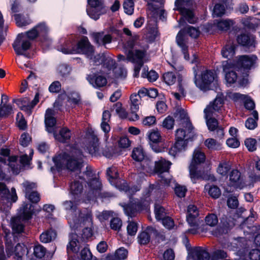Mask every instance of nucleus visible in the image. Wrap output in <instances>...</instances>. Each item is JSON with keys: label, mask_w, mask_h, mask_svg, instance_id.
<instances>
[{"label": "nucleus", "mask_w": 260, "mask_h": 260, "mask_svg": "<svg viewBox=\"0 0 260 260\" xmlns=\"http://www.w3.org/2000/svg\"><path fill=\"white\" fill-rule=\"evenodd\" d=\"M154 212L156 219L158 220H160L162 218L166 217V213L165 212V209L160 205H155Z\"/></svg>", "instance_id": "56"}, {"label": "nucleus", "mask_w": 260, "mask_h": 260, "mask_svg": "<svg viewBox=\"0 0 260 260\" xmlns=\"http://www.w3.org/2000/svg\"><path fill=\"white\" fill-rule=\"evenodd\" d=\"M54 112L51 109H48L45 113V123L46 131L48 133H54L56 119L54 117Z\"/></svg>", "instance_id": "30"}, {"label": "nucleus", "mask_w": 260, "mask_h": 260, "mask_svg": "<svg viewBox=\"0 0 260 260\" xmlns=\"http://www.w3.org/2000/svg\"><path fill=\"white\" fill-rule=\"evenodd\" d=\"M152 1L154 3H158V5H156L154 3L148 4V8L147 12L148 16L154 19L158 17L160 19H164L166 16L165 10L162 8V5L165 2V0H152Z\"/></svg>", "instance_id": "18"}, {"label": "nucleus", "mask_w": 260, "mask_h": 260, "mask_svg": "<svg viewBox=\"0 0 260 260\" xmlns=\"http://www.w3.org/2000/svg\"><path fill=\"white\" fill-rule=\"evenodd\" d=\"M111 118V114L108 111H105L103 113L102 121L101 127L102 131L105 133V137L107 138V133L110 131V126L109 122Z\"/></svg>", "instance_id": "40"}, {"label": "nucleus", "mask_w": 260, "mask_h": 260, "mask_svg": "<svg viewBox=\"0 0 260 260\" xmlns=\"http://www.w3.org/2000/svg\"><path fill=\"white\" fill-rule=\"evenodd\" d=\"M257 57L254 55H241L236 57V61L233 64L237 68L250 69L256 62Z\"/></svg>", "instance_id": "22"}, {"label": "nucleus", "mask_w": 260, "mask_h": 260, "mask_svg": "<svg viewBox=\"0 0 260 260\" xmlns=\"http://www.w3.org/2000/svg\"><path fill=\"white\" fill-rule=\"evenodd\" d=\"M224 102V96L222 93H218L214 101L210 103L206 109H208V112L215 115L216 112L221 110Z\"/></svg>", "instance_id": "28"}, {"label": "nucleus", "mask_w": 260, "mask_h": 260, "mask_svg": "<svg viewBox=\"0 0 260 260\" xmlns=\"http://www.w3.org/2000/svg\"><path fill=\"white\" fill-rule=\"evenodd\" d=\"M147 136L152 150L157 153L162 151V149L157 145L161 139L160 133L157 130L153 129L149 131Z\"/></svg>", "instance_id": "25"}, {"label": "nucleus", "mask_w": 260, "mask_h": 260, "mask_svg": "<svg viewBox=\"0 0 260 260\" xmlns=\"http://www.w3.org/2000/svg\"><path fill=\"white\" fill-rule=\"evenodd\" d=\"M179 76H182L179 74L175 75L173 72H167L164 74L163 78L165 82L167 84L172 85H173L176 81H178V77Z\"/></svg>", "instance_id": "46"}, {"label": "nucleus", "mask_w": 260, "mask_h": 260, "mask_svg": "<svg viewBox=\"0 0 260 260\" xmlns=\"http://www.w3.org/2000/svg\"><path fill=\"white\" fill-rule=\"evenodd\" d=\"M45 252V248L40 245L35 246L34 248V253L37 257L40 258L43 257L44 256Z\"/></svg>", "instance_id": "59"}, {"label": "nucleus", "mask_w": 260, "mask_h": 260, "mask_svg": "<svg viewBox=\"0 0 260 260\" xmlns=\"http://www.w3.org/2000/svg\"><path fill=\"white\" fill-rule=\"evenodd\" d=\"M22 185L26 198L32 203H37L40 201V196L38 193L32 190L36 188V185L35 183L24 181L22 183Z\"/></svg>", "instance_id": "24"}, {"label": "nucleus", "mask_w": 260, "mask_h": 260, "mask_svg": "<svg viewBox=\"0 0 260 260\" xmlns=\"http://www.w3.org/2000/svg\"><path fill=\"white\" fill-rule=\"evenodd\" d=\"M252 115L254 117V119L252 118H249L245 122V126L249 129H253L256 127V121L258 119V115L256 111H253L252 112Z\"/></svg>", "instance_id": "47"}, {"label": "nucleus", "mask_w": 260, "mask_h": 260, "mask_svg": "<svg viewBox=\"0 0 260 260\" xmlns=\"http://www.w3.org/2000/svg\"><path fill=\"white\" fill-rule=\"evenodd\" d=\"M256 141L254 139L248 138L245 141V145L250 151H253L256 149Z\"/></svg>", "instance_id": "63"}, {"label": "nucleus", "mask_w": 260, "mask_h": 260, "mask_svg": "<svg viewBox=\"0 0 260 260\" xmlns=\"http://www.w3.org/2000/svg\"><path fill=\"white\" fill-rule=\"evenodd\" d=\"M17 157L16 156L9 157L7 160L5 158H0V161L4 162V164H7L13 173L15 174H18L21 168V166L17 164Z\"/></svg>", "instance_id": "33"}, {"label": "nucleus", "mask_w": 260, "mask_h": 260, "mask_svg": "<svg viewBox=\"0 0 260 260\" xmlns=\"http://www.w3.org/2000/svg\"><path fill=\"white\" fill-rule=\"evenodd\" d=\"M204 189L213 199H217L221 195L220 189L216 185L208 184L205 186Z\"/></svg>", "instance_id": "43"}, {"label": "nucleus", "mask_w": 260, "mask_h": 260, "mask_svg": "<svg viewBox=\"0 0 260 260\" xmlns=\"http://www.w3.org/2000/svg\"><path fill=\"white\" fill-rule=\"evenodd\" d=\"M14 18L16 24L19 27L25 26L31 23V20L27 16H25L20 14L14 15Z\"/></svg>", "instance_id": "48"}, {"label": "nucleus", "mask_w": 260, "mask_h": 260, "mask_svg": "<svg viewBox=\"0 0 260 260\" xmlns=\"http://www.w3.org/2000/svg\"><path fill=\"white\" fill-rule=\"evenodd\" d=\"M205 222L206 224L205 225L207 228V225L209 226L210 227H214L215 226L218 222V219L217 216L216 214L213 213L208 214L205 218ZM208 231V229H207V231Z\"/></svg>", "instance_id": "49"}, {"label": "nucleus", "mask_w": 260, "mask_h": 260, "mask_svg": "<svg viewBox=\"0 0 260 260\" xmlns=\"http://www.w3.org/2000/svg\"><path fill=\"white\" fill-rule=\"evenodd\" d=\"M0 198L2 203L6 204L15 202L18 199L15 188L12 187L10 192L6 185L2 183H0Z\"/></svg>", "instance_id": "21"}, {"label": "nucleus", "mask_w": 260, "mask_h": 260, "mask_svg": "<svg viewBox=\"0 0 260 260\" xmlns=\"http://www.w3.org/2000/svg\"><path fill=\"white\" fill-rule=\"evenodd\" d=\"M84 157L77 144L67 145L64 150L53 157L55 168L57 171L67 168L71 171L72 180L70 185V191L74 202L81 194L85 183L84 176L81 169L84 166Z\"/></svg>", "instance_id": "1"}, {"label": "nucleus", "mask_w": 260, "mask_h": 260, "mask_svg": "<svg viewBox=\"0 0 260 260\" xmlns=\"http://www.w3.org/2000/svg\"><path fill=\"white\" fill-rule=\"evenodd\" d=\"M245 95L236 92H229L228 93V98L235 102H243L244 98H245Z\"/></svg>", "instance_id": "61"}, {"label": "nucleus", "mask_w": 260, "mask_h": 260, "mask_svg": "<svg viewBox=\"0 0 260 260\" xmlns=\"http://www.w3.org/2000/svg\"><path fill=\"white\" fill-rule=\"evenodd\" d=\"M29 156L28 157L26 154H24L21 156L20 158V162L23 167H26L29 165L31 157L34 154V151L31 149H29Z\"/></svg>", "instance_id": "54"}, {"label": "nucleus", "mask_w": 260, "mask_h": 260, "mask_svg": "<svg viewBox=\"0 0 260 260\" xmlns=\"http://www.w3.org/2000/svg\"><path fill=\"white\" fill-rule=\"evenodd\" d=\"M141 99L137 93H133L130 96V109L133 112H137L139 108Z\"/></svg>", "instance_id": "45"}, {"label": "nucleus", "mask_w": 260, "mask_h": 260, "mask_svg": "<svg viewBox=\"0 0 260 260\" xmlns=\"http://www.w3.org/2000/svg\"><path fill=\"white\" fill-rule=\"evenodd\" d=\"M89 187L88 194H90L89 199L90 200L93 199L94 197H96L100 194V191L101 188V183L97 179H92L90 182H88Z\"/></svg>", "instance_id": "32"}, {"label": "nucleus", "mask_w": 260, "mask_h": 260, "mask_svg": "<svg viewBox=\"0 0 260 260\" xmlns=\"http://www.w3.org/2000/svg\"><path fill=\"white\" fill-rule=\"evenodd\" d=\"M63 209L67 211V219L71 229H76L79 226L76 221L80 218L81 213H84L87 209L83 211L77 210L76 204L71 201H66L62 203Z\"/></svg>", "instance_id": "13"}, {"label": "nucleus", "mask_w": 260, "mask_h": 260, "mask_svg": "<svg viewBox=\"0 0 260 260\" xmlns=\"http://www.w3.org/2000/svg\"><path fill=\"white\" fill-rule=\"evenodd\" d=\"M222 66L226 84L230 86L237 81L238 76L235 71L237 68L229 60L223 61Z\"/></svg>", "instance_id": "17"}, {"label": "nucleus", "mask_w": 260, "mask_h": 260, "mask_svg": "<svg viewBox=\"0 0 260 260\" xmlns=\"http://www.w3.org/2000/svg\"><path fill=\"white\" fill-rule=\"evenodd\" d=\"M31 42L27 39V36L19 34L13 44V47L17 55L27 57L25 52L30 48Z\"/></svg>", "instance_id": "16"}, {"label": "nucleus", "mask_w": 260, "mask_h": 260, "mask_svg": "<svg viewBox=\"0 0 260 260\" xmlns=\"http://www.w3.org/2000/svg\"><path fill=\"white\" fill-rule=\"evenodd\" d=\"M56 236V232L53 230H47L40 236V239L43 243H49L55 239Z\"/></svg>", "instance_id": "44"}, {"label": "nucleus", "mask_w": 260, "mask_h": 260, "mask_svg": "<svg viewBox=\"0 0 260 260\" xmlns=\"http://www.w3.org/2000/svg\"><path fill=\"white\" fill-rule=\"evenodd\" d=\"M87 80L91 85L96 88L104 86L107 83L106 77L101 73L88 75Z\"/></svg>", "instance_id": "29"}, {"label": "nucleus", "mask_w": 260, "mask_h": 260, "mask_svg": "<svg viewBox=\"0 0 260 260\" xmlns=\"http://www.w3.org/2000/svg\"><path fill=\"white\" fill-rule=\"evenodd\" d=\"M225 13V8L223 4H217L213 10V17H220Z\"/></svg>", "instance_id": "55"}, {"label": "nucleus", "mask_w": 260, "mask_h": 260, "mask_svg": "<svg viewBox=\"0 0 260 260\" xmlns=\"http://www.w3.org/2000/svg\"><path fill=\"white\" fill-rule=\"evenodd\" d=\"M80 216V218L76 221V223H79V226L76 229H72V230L76 232L83 226H87L83 230L82 238L84 240H88L93 236V223L91 211L87 210L84 213H81Z\"/></svg>", "instance_id": "12"}, {"label": "nucleus", "mask_w": 260, "mask_h": 260, "mask_svg": "<svg viewBox=\"0 0 260 260\" xmlns=\"http://www.w3.org/2000/svg\"><path fill=\"white\" fill-rule=\"evenodd\" d=\"M154 232V229L152 227H148L146 229L141 232L138 236V242L141 245L147 244L150 239V236Z\"/></svg>", "instance_id": "35"}, {"label": "nucleus", "mask_w": 260, "mask_h": 260, "mask_svg": "<svg viewBox=\"0 0 260 260\" xmlns=\"http://www.w3.org/2000/svg\"><path fill=\"white\" fill-rule=\"evenodd\" d=\"M208 109H205L204 111L206 124L209 130L214 131L217 127L218 122L214 117L215 115H212V114L208 112Z\"/></svg>", "instance_id": "37"}, {"label": "nucleus", "mask_w": 260, "mask_h": 260, "mask_svg": "<svg viewBox=\"0 0 260 260\" xmlns=\"http://www.w3.org/2000/svg\"><path fill=\"white\" fill-rule=\"evenodd\" d=\"M78 236L76 233H72L70 236V241L67 245V252H77L79 250V243L78 240Z\"/></svg>", "instance_id": "34"}, {"label": "nucleus", "mask_w": 260, "mask_h": 260, "mask_svg": "<svg viewBox=\"0 0 260 260\" xmlns=\"http://www.w3.org/2000/svg\"><path fill=\"white\" fill-rule=\"evenodd\" d=\"M233 24V21L230 19H222L216 22L217 27L221 30H227Z\"/></svg>", "instance_id": "50"}, {"label": "nucleus", "mask_w": 260, "mask_h": 260, "mask_svg": "<svg viewBox=\"0 0 260 260\" xmlns=\"http://www.w3.org/2000/svg\"><path fill=\"white\" fill-rule=\"evenodd\" d=\"M200 31L198 29L191 26H188L186 29L180 30L176 36V42L177 45L181 49V52L184 55V58L191 63H196L197 62V56L193 54V58L190 59L189 53L188 52V43L187 38L186 34L193 38H197L200 35Z\"/></svg>", "instance_id": "7"}, {"label": "nucleus", "mask_w": 260, "mask_h": 260, "mask_svg": "<svg viewBox=\"0 0 260 260\" xmlns=\"http://www.w3.org/2000/svg\"><path fill=\"white\" fill-rule=\"evenodd\" d=\"M6 251L8 256L14 254L16 260H22V257L28 252L25 245L20 243L16 245L14 251L9 248H7Z\"/></svg>", "instance_id": "31"}, {"label": "nucleus", "mask_w": 260, "mask_h": 260, "mask_svg": "<svg viewBox=\"0 0 260 260\" xmlns=\"http://www.w3.org/2000/svg\"><path fill=\"white\" fill-rule=\"evenodd\" d=\"M231 165L226 161H223L219 162L216 172L221 177H227L228 174L231 172Z\"/></svg>", "instance_id": "41"}, {"label": "nucleus", "mask_w": 260, "mask_h": 260, "mask_svg": "<svg viewBox=\"0 0 260 260\" xmlns=\"http://www.w3.org/2000/svg\"><path fill=\"white\" fill-rule=\"evenodd\" d=\"M191 257L193 260H214L210 258V255L206 249L201 247L192 248L189 253L187 260Z\"/></svg>", "instance_id": "26"}, {"label": "nucleus", "mask_w": 260, "mask_h": 260, "mask_svg": "<svg viewBox=\"0 0 260 260\" xmlns=\"http://www.w3.org/2000/svg\"><path fill=\"white\" fill-rule=\"evenodd\" d=\"M55 139L61 142H66L71 138V131L67 128H62L58 134L53 133Z\"/></svg>", "instance_id": "42"}, {"label": "nucleus", "mask_w": 260, "mask_h": 260, "mask_svg": "<svg viewBox=\"0 0 260 260\" xmlns=\"http://www.w3.org/2000/svg\"><path fill=\"white\" fill-rule=\"evenodd\" d=\"M228 185L235 189H243L246 186L241 173L237 169L232 170L229 173Z\"/></svg>", "instance_id": "20"}, {"label": "nucleus", "mask_w": 260, "mask_h": 260, "mask_svg": "<svg viewBox=\"0 0 260 260\" xmlns=\"http://www.w3.org/2000/svg\"><path fill=\"white\" fill-rule=\"evenodd\" d=\"M204 144L209 149L211 150H218L221 147L220 143L212 138L207 139Z\"/></svg>", "instance_id": "51"}, {"label": "nucleus", "mask_w": 260, "mask_h": 260, "mask_svg": "<svg viewBox=\"0 0 260 260\" xmlns=\"http://www.w3.org/2000/svg\"><path fill=\"white\" fill-rule=\"evenodd\" d=\"M39 101V93H36L33 100L30 101L28 97H24L16 101V104L20 109L24 111L27 115H30L32 110Z\"/></svg>", "instance_id": "19"}, {"label": "nucleus", "mask_w": 260, "mask_h": 260, "mask_svg": "<svg viewBox=\"0 0 260 260\" xmlns=\"http://www.w3.org/2000/svg\"><path fill=\"white\" fill-rule=\"evenodd\" d=\"M34 207L30 203H24L19 209L18 216L12 219V227L14 232L20 233L23 231L24 225L22 222H25L31 218L34 213Z\"/></svg>", "instance_id": "9"}, {"label": "nucleus", "mask_w": 260, "mask_h": 260, "mask_svg": "<svg viewBox=\"0 0 260 260\" xmlns=\"http://www.w3.org/2000/svg\"><path fill=\"white\" fill-rule=\"evenodd\" d=\"M128 251L123 247H121L117 249L115 253V257L116 259H123L126 258Z\"/></svg>", "instance_id": "60"}, {"label": "nucleus", "mask_w": 260, "mask_h": 260, "mask_svg": "<svg viewBox=\"0 0 260 260\" xmlns=\"http://www.w3.org/2000/svg\"><path fill=\"white\" fill-rule=\"evenodd\" d=\"M205 158V155L201 149L197 148L194 150L192 160L189 167L190 177L193 183H196V180L199 178H204L202 172L198 170V166L204 162Z\"/></svg>", "instance_id": "10"}, {"label": "nucleus", "mask_w": 260, "mask_h": 260, "mask_svg": "<svg viewBox=\"0 0 260 260\" xmlns=\"http://www.w3.org/2000/svg\"><path fill=\"white\" fill-rule=\"evenodd\" d=\"M90 8L87 9L88 16L94 20H98L106 10L102 0H87Z\"/></svg>", "instance_id": "15"}, {"label": "nucleus", "mask_w": 260, "mask_h": 260, "mask_svg": "<svg viewBox=\"0 0 260 260\" xmlns=\"http://www.w3.org/2000/svg\"><path fill=\"white\" fill-rule=\"evenodd\" d=\"M122 226L121 220L117 217L112 218L110 221L111 228L115 231H118Z\"/></svg>", "instance_id": "62"}, {"label": "nucleus", "mask_w": 260, "mask_h": 260, "mask_svg": "<svg viewBox=\"0 0 260 260\" xmlns=\"http://www.w3.org/2000/svg\"><path fill=\"white\" fill-rule=\"evenodd\" d=\"M199 211L197 207L194 205H188L187 209L186 221L190 228L187 233L191 234H201L207 232V228L205 225H200V220L199 218Z\"/></svg>", "instance_id": "8"}, {"label": "nucleus", "mask_w": 260, "mask_h": 260, "mask_svg": "<svg viewBox=\"0 0 260 260\" xmlns=\"http://www.w3.org/2000/svg\"><path fill=\"white\" fill-rule=\"evenodd\" d=\"M107 174L109 177L108 180L110 183L114 185L120 190H123L125 192L126 194L128 196L130 200V203L127 204H120L123 208L125 213L129 217L135 216V214L143 210H146L148 206L145 207L144 204L143 203L145 199L144 198L140 203L138 201H136L131 198V196L134 194L136 192L139 190L140 189V185L138 183V185L133 186L131 188L128 187L127 183L124 180H121L118 178V170L116 167H112L108 168L107 171Z\"/></svg>", "instance_id": "3"}, {"label": "nucleus", "mask_w": 260, "mask_h": 260, "mask_svg": "<svg viewBox=\"0 0 260 260\" xmlns=\"http://www.w3.org/2000/svg\"><path fill=\"white\" fill-rule=\"evenodd\" d=\"M48 27L45 23H40L34 27L31 30L24 34H21L23 36H27V39L31 42L38 36H44L48 31Z\"/></svg>", "instance_id": "23"}, {"label": "nucleus", "mask_w": 260, "mask_h": 260, "mask_svg": "<svg viewBox=\"0 0 260 260\" xmlns=\"http://www.w3.org/2000/svg\"><path fill=\"white\" fill-rule=\"evenodd\" d=\"M123 8L125 13L132 15L134 10V0H124Z\"/></svg>", "instance_id": "53"}, {"label": "nucleus", "mask_w": 260, "mask_h": 260, "mask_svg": "<svg viewBox=\"0 0 260 260\" xmlns=\"http://www.w3.org/2000/svg\"><path fill=\"white\" fill-rule=\"evenodd\" d=\"M132 156L136 161L141 162V171L138 174V177L144 178L145 173L151 175L156 172L158 174L159 181L161 184L157 183L150 185L149 188L146 190V193L144 195L145 199L143 203L145 207L148 206L150 203L149 197L150 194V190L152 191L154 189H161V185H170L172 179L168 171L171 163L165 159L161 158L155 162V168H154L153 162L149 157L145 156L144 150L141 147L134 148L132 152Z\"/></svg>", "instance_id": "2"}, {"label": "nucleus", "mask_w": 260, "mask_h": 260, "mask_svg": "<svg viewBox=\"0 0 260 260\" xmlns=\"http://www.w3.org/2000/svg\"><path fill=\"white\" fill-rule=\"evenodd\" d=\"M176 117L180 119L181 126L176 131L175 143L169 150V154L175 156L178 153L184 150L188 140L193 136V127L185 110L179 109L176 112Z\"/></svg>", "instance_id": "4"}, {"label": "nucleus", "mask_w": 260, "mask_h": 260, "mask_svg": "<svg viewBox=\"0 0 260 260\" xmlns=\"http://www.w3.org/2000/svg\"><path fill=\"white\" fill-rule=\"evenodd\" d=\"M115 214L112 211H104L102 212H98L96 213V217L101 221H104L109 219V218L113 217Z\"/></svg>", "instance_id": "52"}, {"label": "nucleus", "mask_w": 260, "mask_h": 260, "mask_svg": "<svg viewBox=\"0 0 260 260\" xmlns=\"http://www.w3.org/2000/svg\"><path fill=\"white\" fill-rule=\"evenodd\" d=\"M142 77L143 78H147L149 81L153 82L157 80L158 77V75L155 71L151 70L147 73L143 72L142 73Z\"/></svg>", "instance_id": "57"}, {"label": "nucleus", "mask_w": 260, "mask_h": 260, "mask_svg": "<svg viewBox=\"0 0 260 260\" xmlns=\"http://www.w3.org/2000/svg\"><path fill=\"white\" fill-rule=\"evenodd\" d=\"M58 50L64 54H85L90 58V62L93 64H99L103 60V56L100 54L93 56V47L86 37H83L76 46H74L72 42L67 41L64 46Z\"/></svg>", "instance_id": "5"}, {"label": "nucleus", "mask_w": 260, "mask_h": 260, "mask_svg": "<svg viewBox=\"0 0 260 260\" xmlns=\"http://www.w3.org/2000/svg\"><path fill=\"white\" fill-rule=\"evenodd\" d=\"M113 34H118V30L114 27H110L107 31V33L105 31L94 32L92 34V37L97 45L106 47L107 44H110L112 42Z\"/></svg>", "instance_id": "14"}, {"label": "nucleus", "mask_w": 260, "mask_h": 260, "mask_svg": "<svg viewBox=\"0 0 260 260\" xmlns=\"http://www.w3.org/2000/svg\"><path fill=\"white\" fill-rule=\"evenodd\" d=\"M185 85V82L183 81L182 76H179L178 77V86L177 90L178 92H173L172 94L174 98L177 100H180L181 97H184L185 95V91L184 87Z\"/></svg>", "instance_id": "38"}, {"label": "nucleus", "mask_w": 260, "mask_h": 260, "mask_svg": "<svg viewBox=\"0 0 260 260\" xmlns=\"http://www.w3.org/2000/svg\"><path fill=\"white\" fill-rule=\"evenodd\" d=\"M255 38L248 34H244L239 36L237 38V42L243 46L251 47L254 45Z\"/></svg>", "instance_id": "36"}, {"label": "nucleus", "mask_w": 260, "mask_h": 260, "mask_svg": "<svg viewBox=\"0 0 260 260\" xmlns=\"http://www.w3.org/2000/svg\"><path fill=\"white\" fill-rule=\"evenodd\" d=\"M138 231L137 223L133 221H129L127 226V234L129 236H134Z\"/></svg>", "instance_id": "58"}, {"label": "nucleus", "mask_w": 260, "mask_h": 260, "mask_svg": "<svg viewBox=\"0 0 260 260\" xmlns=\"http://www.w3.org/2000/svg\"><path fill=\"white\" fill-rule=\"evenodd\" d=\"M86 149L91 155H95L99 150V139L93 133L86 135Z\"/></svg>", "instance_id": "27"}, {"label": "nucleus", "mask_w": 260, "mask_h": 260, "mask_svg": "<svg viewBox=\"0 0 260 260\" xmlns=\"http://www.w3.org/2000/svg\"><path fill=\"white\" fill-rule=\"evenodd\" d=\"M194 83L196 86L202 90H206L211 88V84H217L216 75L214 72L206 70L202 73L201 77H197V73L193 68Z\"/></svg>", "instance_id": "11"}, {"label": "nucleus", "mask_w": 260, "mask_h": 260, "mask_svg": "<svg viewBox=\"0 0 260 260\" xmlns=\"http://www.w3.org/2000/svg\"><path fill=\"white\" fill-rule=\"evenodd\" d=\"M71 68L67 64H61L58 67L57 72L62 76L69 75L71 72Z\"/></svg>", "instance_id": "64"}, {"label": "nucleus", "mask_w": 260, "mask_h": 260, "mask_svg": "<svg viewBox=\"0 0 260 260\" xmlns=\"http://www.w3.org/2000/svg\"><path fill=\"white\" fill-rule=\"evenodd\" d=\"M235 46L233 43H230L226 44L225 46H224L221 51V54L223 57L228 58L229 61H231V63L232 61L230 60V59L234 56L235 53Z\"/></svg>", "instance_id": "39"}, {"label": "nucleus", "mask_w": 260, "mask_h": 260, "mask_svg": "<svg viewBox=\"0 0 260 260\" xmlns=\"http://www.w3.org/2000/svg\"><path fill=\"white\" fill-rule=\"evenodd\" d=\"M134 41L130 40L124 44L123 50L127 55L128 61L135 64L134 73L135 77H138L142 66L144 63L148 60L146 51L136 50L133 51Z\"/></svg>", "instance_id": "6"}]
</instances>
